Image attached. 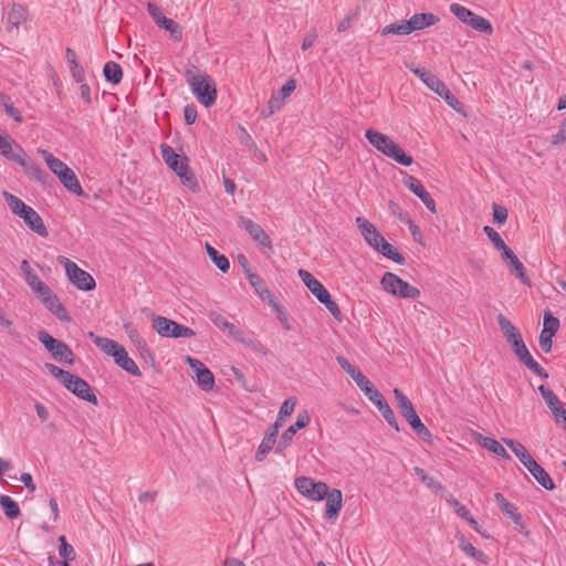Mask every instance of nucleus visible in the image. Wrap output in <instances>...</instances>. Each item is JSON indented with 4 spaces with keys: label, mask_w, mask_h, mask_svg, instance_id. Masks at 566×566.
I'll return each mask as SVG.
<instances>
[{
    "label": "nucleus",
    "mask_w": 566,
    "mask_h": 566,
    "mask_svg": "<svg viewBox=\"0 0 566 566\" xmlns=\"http://www.w3.org/2000/svg\"><path fill=\"white\" fill-rule=\"evenodd\" d=\"M319 302L322 304H324L326 306V308L329 311V313L336 318V319H340L342 318V312H340V308L339 306L337 305L336 302H334L332 300V296L329 294V292H327L321 300Z\"/></svg>",
    "instance_id": "obj_56"
},
{
    "label": "nucleus",
    "mask_w": 566,
    "mask_h": 566,
    "mask_svg": "<svg viewBox=\"0 0 566 566\" xmlns=\"http://www.w3.org/2000/svg\"><path fill=\"white\" fill-rule=\"evenodd\" d=\"M209 318L218 328L228 331L229 335L233 337H239V335L243 334V331L237 328L234 324L230 323L223 315L217 312H211Z\"/></svg>",
    "instance_id": "obj_35"
},
{
    "label": "nucleus",
    "mask_w": 566,
    "mask_h": 566,
    "mask_svg": "<svg viewBox=\"0 0 566 566\" xmlns=\"http://www.w3.org/2000/svg\"><path fill=\"white\" fill-rule=\"evenodd\" d=\"M403 185L422 201V203L430 212H437L434 200L431 198L424 186L416 177L407 175L403 178Z\"/></svg>",
    "instance_id": "obj_15"
},
{
    "label": "nucleus",
    "mask_w": 566,
    "mask_h": 566,
    "mask_svg": "<svg viewBox=\"0 0 566 566\" xmlns=\"http://www.w3.org/2000/svg\"><path fill=\"white\" fill-rule=\"evenodd\" d=\"M249 283L254 287L255 293L263 300H266L269 304L274 302V296L270 290L265 286L264 281L256 273H251L249 270L245 271Z\"/></svg>",
    "instance_id": "obj_31"
},
{
    "label": "nucleus",
    "mask_w": 566,
    "mask_h": 566,
    "mask_svg": "<svg viewBox=\"0 0 566 566\" xmlns=\"http://www.w3.org/2000/svg\"><path fill=\"white\" fill-rule=\"evenodd\" d=\"M239 227L243 228L258 244L272 249V242L262 227L247 217H239Z\"/></svg>",
    "instance_id": "obj_16"
},
{
    "label": "nucleus",
    "mask_w": 566,
    "mask_h": 566,
    "mask_svg": "<svg viewBox=\"0 0 566 566\" xmlns=\"http://www.w3.org/2000/svg\"><path fill=\"white\" fill-rule=\"evenodd\" d=\"M296 88L295 80H289L280 90L279 97L284 102Z\"/></svg>",
    "instance_id": "obj_64"
},
{
    "label": "nucleus",
    "mask_w": 566,
    "mask_h": 566,
    "mask_svg": "<svg viewBox=\"0 0 566 566\" xmlns=\"http://www.w3.org/2000/svg\"><path fill=\"white\" fill-rule=\"evenodd\" d=\"M297 274L305 286L313 293V295L316 296L318 301L328 292L325 286L308 271L301 269L298 270Z\"/></svg>",
    "instance_id": "obj_27"
},
{
    "label": "nucleus",
    "mask_w": 566,
    "mask_h": 566,
    "mask_svg": "<svg viewBox=\"0 0 566 566\" xmlns=\"http://www.w3.org/2000/svg\"><path fill=\"white\" fill-rule=\"evenodd\" d=\"M481 446L504 460H511V457L505 448L493 438L483 437L481 440Z\"/></svg>",
    "instance_id": "obj_38"
},
{
    "label": "nucleus",
    "mask_w": 566,
    "mask_h": 566,
    "mask_svg": "<svg viewBox=\"0 0 566 566\" xmlns=\"http://www.w3.org/2000/svg\"><path fill=\"white\" fill-rule=\"evenodd\" d=\"M38 338L55 360L70 365L74 364V354L65 343L54 338L44 331L39 332Z\"/></svg>",
    "instance_id": "obj_8"
},
{
    "label": "nucleus",
    "mask_w": 566,
    "mask_h": 566,
    "mask_svg": "<svg viewBox=\"0 0 566 566\" xmlns=\"http://www.w3.org/2000/svg\"><path fill=\"white\" fill-rule=\"evenodd\" d=\"M196 380L198 386L205 391L212 390L214 386V376L208 368H201L200 370H198Z\"/></svg>",
    "instance_id": "obj_44"
},
{
    "label": "nucleus",
    "mask_w": 566,
    "mask_h": 566,
    "mask_svg": "<svg viewBox=\"0 0 566 566\" xmlns=\"http://www.w3.org/2000/svg\"><path fill=\"white\" fill-rule=\"evenodd\" d=\"M450 11L462 23L471 27L475 31L488 34V35L493 33V27H492L491 22L489 20L484 19L483 17L475 14L470 9L463 7L459 3H452L450 6Z\"/></svg>",
    "instance_id": "obj_6"
},
{
    "label": "nucleus",
    "mask_w": 566,
    "mask_h": 566,
    "mask_svg": "<svg viewBox=\"0 0 566 566\" xmlns=\"http://www.w3.org/2000/svg\"><path fill=\"white\" fill-rule=\"evenodd\" d=\"M114 361L122 369L127 371L133 376H142V371L136 365V363L128 356L127 350L124 346H122L117 352H114Z\"/></svg>",
    "instance_id": "obj_25"
},
{
    "label": "nucleus",
    "mask_w": 566,
    "mask_h": 566,
    "mask_svg": "<svg viewBox=\"0 0 566 566\" xmlns=\"http://www.w3.org/2000/svg\"><path fill=\"white\" fill-rule=\"evenodd\" d=\"M0 105L3 107L8 116L12 117L17 122H21L20 111L17 107H14L9 96L1 94Z\"/></svg>",
    "instance_id": "obj_51"
},
{
    "label": "nucleus",
    "mask_w": 566,
    "mask_h": 566,
    "mask_svg": "<svg viewBox=\"0 0 566 566\" xmlns=\"http://www.w3.org/2000/svg\"><path fill=\"white\" fill-rule=\"evenodd\" d=\"M63 386L71 391L73 395L82 400L97 405L98 400L91 386L78 376L71 374V378L67 377Z\"/></svg>",
    "instance_id": "obj_13"
},
{
    "label": "nucleus",
    "mask_w": 566,
    "mask_h": 566,
    "mask_svg": "<svg viewBox=\"0 0 566 566\" xmlns=\"http://www.w3.org/2000/svg\"><path fill=\"white\" fill-rule=\"evenodd\" d=\"M502 260L507 263L511 271L524 283L531 285V281L525 273L523 263L518 260L511 248L505 249L501 252Z\"/></svg>",
    "instance_id": "obj_21"
},
{
    "label": "nucleus",
    "mask_w": 566,
    "mask_h": 566,
    "mask_svg": "<svg viewBox=\"0 0 566 566\" xmlns=\"http://www.w3.org/2000/svg\"><path fill=\"white\" fill-rule=\"evenodd\" d=\"M381 35H388V34H399V35H407L410 34V29L408 27L407 20H401L395 23H390L381 29L380 31Z\"/></svg>",
    "instance_id": "obj_46"
},
{
    "label": "nucleus",
    "mask_w": 566,
    "mask_h": 566,
    "mask_svg": "<svg viewBox=\"0 0 566 566\" xmlns=\"http://www.w3.org/2000/svg\"><path fill=\"white\" fill-rule=\"evenodd\" d=\"M503 442L512 450L525 468L530 467V464L535 461L522 443L507 438L503 439Z\"/></svg>",
    "instance_id": "obj_33"
},
{
    "label": "nucleus",
    "mask_w": 566,
    "mask_h": 566,
    "mask_svg": "<svg viewBox=\"0 0 566 566\" xmlns=\"http://www.w3.org/2000/svg\"><path fill=\"white\" fill-rule=\"evenodd\" d=\"M394 395L396 398L397 408L405 418L406 415H411L416 411L410 399L400 389L395 388Z\"/></svg>",
    "instance_id": "obj_40"
},
{
    "label": "nucleus",
    "mask_w": 566,
    "mask_h": 566,
    "mask_svg": "<svg viewBox=\"0 0 566 566\" xmlns=\"http://www.w3.org/2000/svg\"><path fill=\"white\" fill-rule=\"evenodd\" d=\"M530 473L533 475V478L537 481V483L543 486L546 490H553L555 488V484L549 476V474L545 471V469L539 465L536 460L530 464V467L526 468Z\"/></svg>",
    "instance_id": "obj_30"
},
{
    "label": "nucleus",
    "mask_w": 566,
    "mask_h": 566,
    "mask_svg": "<svg viewBox=\"0 0 566 566\" xmlns=\"http://www.w3.org/2000/svg\"><path fill=\"white\" fill-rule=\"evenodd\" d=\"M538 391L541 392L543 399L545 400L547 407L552 411L554 416V420L556 423L560 422V416L565 415L566 409L563 407L562 401L559 398L554 394L553 390L547 388L544 385H541L538 387Z\"/></svg>",
    "instance_id": "obj_19"
},
{
    "label": "nucleus",
    "mask_w": 566,
    "mask_h": 566,
    "mask_svg": "<svg viewBox=\"0 0 566 566\" xmlns=\"http://www.w3.org/2000/svg\"><path fill=\"white\" fill-rule=\"evenodd\" d=\"M380 284L386 292L401 298L415 300L420 296V290L418 287L410 285L391 272L384 274Z\"/></svg>",
    "instance_id": "obj_5"
},
{
    "label": "nucleus",
    "mask_w": 566,
    "mask_h": 566,
    "mask_svg": "<svg viewBox=\"0 0 566 566\" xmlns=\"http://www.w3.org/2000/svg\"><path fill=\"white\" fill-rule=\"evenodd\" d=\"M326 507H325V518L333 520L338 516L339 511L343 506V494L338 489L328 490L326 495Z\"/></svg>",
    "instance_id": "obj_22"
},
{
    "label": "nucleus",
    "mask_w": 566,
    "mask_h": 566,
    "mask_svg": "<svg viewBox=\"0 0 566 566\" xmlns=\"http://www.w3.org/2000/svg\"><path fill=\"white\" fill-rule=\"evenodd\" d=\"M103 73L105 78L113 84H118L123 78L120 65L113 61H109L104 65Z\"/></svg>",
    "instance_id": "obj_42"
},
{
    "label": "nucleus",
    "mask_w": 566,
    "mask_h": 566,
    "mask_svg": "<svg viewBox=\"0 0 566 566\" xmlns=\"http://www.w3.org/2000/svg\"><path fill=\"white\" fill-rule=\"evenodd\" d=\"M296 401L294 399H286L280 407L279 419H284L293 413Z\"/></svg>",
    "instance_id": "obj_60"
},
{
    "label": "nucleus",
    "mask_w": 566,
    "mask_h": 566,
    "mask_svg": "<svg viewBox=\"0 0 566 566\" xmlns=\"http://www.w3.org/2000/svg\"><path fill=\"white\" fill-rule=\"evenodd\" d=\"M497 324L507 343L521 336L517 328L503 314L497 315Z\"/></svg>",
    "instance_id": "obj_37"
},
{
    "label": "nucleus",
    "mask_w": 566,
    "mask_h": 566,
    "mask_svg": "<svg viewBox=\"0 0 566 566\" xmlns=\"http://www.w3.org/2000/svg\"><path fill=\"white\" fill-rule=\"evenodd\" d=\"M493 220L497 224L505 223L507 220V209L499 205H493Z\"/></svg>",
    "instance_id": "obj_62"
},
{
    "label": "nucleus",
    "mask_w": 566,
    "mask_h": 566,
    "mask_svg": "<svg viewBox=\"0 0 566 566\" xmlns=\"http://www.w3.org/2000/svg\"><path fill=\"white\" fill-rule=\"evenodd\" d=\"M483 232L488 235V238L493 243L496 250L503 252L505 249L509 248L501 238V235L492 227L485 226L483 228Z\"/></svg>",
    "instance_id": "obj_52"
},
{
    "label": "nucleus",
    "mask_w": 566,
    "mask_h": 566,
    "mask_svg": "<svg viewBox=\"0 0 566 566\" xmlns=\"http://www.w3.org/2000/svg\"><path fill=\"white\" fill-rule=\"evenodd\" d=\"M376 251L398 264L405 263V258L386 239H384V241L379 244V247H378V249H376Z\"/></svg>",
    "instance_id": "obj_39"
},
{
    "label": "nucleus",
    "mask_w": 566,
    "mask_h": 566,
    "mask_svg": "<svg viewBox=\"0 0 566 566\" xmlns=\"http://www.w3.org/2000/svg\"><path fill=\"white\" fill-rule=\"evenodd\" d=\"M439 20V17L433 13H416L407 22L411 33L434 25Z\"/></svg>",
    "instance_id": "obj_26"
},
{
    "label": "nucleus",
    "mask_w": 566,
    "mask_h": 566,
    "mask_svg": "<svg viewBox=\"0 0 566 566\" xmlns=\"http://www.w3.org/2000/svg\"><path fill=\"white\" fill-rule=\"evenodd\" d=\"M0 505L9 518H17L20 515L18 503L9 495H0Z\"/></svg>",
    "instance_id": "obj_45"
},
{
    "label": "nucleus",
    "mask_w": 566,
    "mask_h": 566,
    "mask_svg": "<svg viewBox=\"0 0 566 566\" xmlns=\"http://www.w3.org/2000/svg\"><path fill=\"white\" fill-rule=\"evenodd\" d=\"M310 422V416L307 412L300 413L294 424L290 426L282 434L276 452L282 453L284 449H286L291 442L293 441L294 436L300 429L305 428Z\"/></svg>",
    "instance_id": "obj_18"
},
{
    "label": "nucleus",
    "mask_w": 566,
    "mask_h": 566,
    "mask_svg": "<svg viewBox=\"0 0 566 566\" xmlns=\"http://www.w3.org/2000/svg\"><path fill=\"white\" fill-rule=\"evenodd\" d=\"M275 443L276 442L272 441V436H264L255 453V460L258 462H262L266 458L269 452L273 449Z\"/></svg>",
    "instance_id": "obj_50"
},
{
    "label": "nucleus",
    "mask_w": 566,
    "mask_h": 566,
    "mask_svg": "<svg viewBox=\"0 0 566 566\" xmlns=\"http://www.w3.org/2000/svg\"><path fill=\"white\" fill-rule=\"evenodd\" d=\"M158 27L161 29H165L167 32H169L170 36L175 41H180L182 39V29L172 19H169V18L161 19L160 24H158Z\"/></svg>",
    "instance_id": "obj_47"
},
{
    "label": "nucleus",
    "mask_w": 566,
    "mask_h": 566,
    "mask_svg": "<svg viewBox=\"0 0 566 566\" xmlns=\"http://www.w3.org/2000/svg\"><path fill=\"white\" fill-rule=\"evenodd\" d=\"M494 500L500 506V510L503 512V514L507 515L516 525L522 526L523 518L522 515L517 512V509L515 505L510 503L502 493H495Z\"/></svg>",
    "instance_id": "obj_29"
},
{
    "label": "nucleus",
    "mask_w": 566,
    "mask_h": 566,
    "mask_svg": "<svg viewBox=\"0 0 566 566\" xmlns=\"http://www.w3.org/2000/svg\"><path fill=\"white\" fill-rule=\"evenodd\" d=\"M40 154L49 169L59 178L62 185L70 192L76 196H82L84 193L75 172L66 164L59 158H55L48 150L42 149L40 150Z\"/></svg>",
    "instance_id": "obj_3"
},
{
    "label": "nucleus",
    "mask_w": 566,
    "mask_h": 566,
    "mask_svg": "<svg viewBox=\"0 0 566 566\" xmlns=\"http://www.w3.org/2000/svg\"><path fill=\"white\" fill-rule=\"evenodd\" d=\"M160 153L165 164L178 175L182 185L191 190H196L198 184L189 169L188 159L180 157L172 147L166 144L161 145Z\"/></svg>",
    "instance_id": "obj_4"
},
{
    "label": "nucleus",
    "mask_w": 566,
    "mask_h": 566,
    "mask_svg": "<svg viewBox=\"0 0 566 566\" xmlns=\"http://www.w3.org/2000/svg\"><path fill=\"white\" fill-rule=\"evenodd\" d=\"M59 262L64 265L69 280L82 291H92L95 287L93 276L77 266V264L65 256H60Z\"/></svg>",
    "instance_id": "obj_9"
},
{
    "label": "nucleus",
    "mask_w": 566,
    "mask_h": 566,
    "mask_svg": "<svg viewBox=\"0 0 566 566\" xmlns=\"http://www.w3.org/2000/svg\"><path fill=\"white\" fill-rule=\"evenodd\" d=\"M88 337L104 354L111 357L115 355L114 352H117L122 347L117 342L107 337L98 336L93 332L88 333Z\"/></svg>",
    "instance_id": "obj_32"
},
{
    "label": "nucleus",
    "mask_w": 566,
    "mask_h": 566,
    "mask_svg": "<svg viewBox=\"0 0 566 566\" xmlns=\"http://www.w3.org/2000/svg\"><path fill=\"white\" fill-rule=\"evenodd\" d=\"M294 484L304 497L315 502L324 500L329 489L325 482L315 481L308 476L296 478Z\"/></svg>",
    "instance_id": "obj_10"
},
{
    "label": "nucleus",
    "mask_w": 566,
    "mask_h": 566,
    "mask_svg": "<svg viewBox=\"0 0 566 566\" xmlns=\"http://www.w3.org/2000/svg\"><path fill=\"white\" fill-rule=\"evenodd\" d=\"M416 475L431 490L439 491L442 490L441 483L436 481L432 476L428 475L426 471L419 467L413 469Z\"/></svg>",
    "instance_id": "obj_53"
},
{
    "label": "nucleus",
    "mask_w": 566,
    "mask_h": 566,
    "mask_svg": "<svg viewBox=\"0 0 566 566\" xmlns=\"http://www.w3.org/2000/svg\"><path fill=\"white\" fill-rule=\"evenodd\" d=\"M365 137L378 151L398 164L408 167L413 163L412 157L407 155L389 136L374 129H367Z\"/></svg>",
    "instance_id": "obj_2"
},
{
    "label": "nucleus",
    "mask_w": 566,
    "mask_h": 566,
    "mask_svg": "<svg viewBox=\"0 0 566 566\" xmlns=\"http://www.w3.org/2000/svg\"><path fill=\"white\" fill-rule=\"evenodd\" d=\"M234 338L240 340L241 343H243L245 346L252 348L254 352L265 354L263 345L261 344V342H259L252 335L247 334V333L243 332L242 335H239V337H234Z\"/></svg>",
    "instance_id": "obj_54"
},
{
    "label": "nucleus",
    "mask_w": 566,
    "mask_h": 566,
    "mask_svg": "<svg viewBox=\"0 0 566 566\" xmlns=\"http://www.w3.org/2000/svg\"><path fill=\"white\" fill-rule=\"evenodd\" d=\"M42 303L48 308V311L55 315L61 322L69 323L71 321V316L69 315L66 308L54 293H52L49 297H45Z\"/></svg>",
    "instance_id": "obj_28"
},
{
    "label": "nucleus",
    "mask_w": 566,
    "mask_h": 566,
    "mask_svg": "<svg viewBox=\"0 0 566 566\" xmlns=\"http://www.w3.org/2000/svg\"><path fill=\"white\" fill-rule=\"evenodd\" d=\"M434 93L442 97L448 103V105H450L453 108H455V105L459 104L455 96L451 93V91L447 87L444 83L442 84V88H439Z\"/></svg>",
    "instance_id": "obj_59"
},
{
    "label": "nucleus",
    "mask_w": 566,
    "mask_h": 566,
    "mask_svg": "<svg viewBox=\"0 0 566 566\" xmlns=\"http://www.w3.org/2000/svg\"><path fill=\"white\" fill-rule=\"evenodd\" d=\"M406 66L417 75L431 91L436 92L439 88H442L443 82L439 80L434 74L430 71H427L423 67L416 65L415 63H407Z\"/></svg>",
    "instance_id": "obj_23"
},
{
    "label": "nucleus",
    "mask_w": 566,
    "mask_h": 566,
    "mask_svg": "<svg viewBox=\"0 0 566 566\" xmlns=\"http://www.w3.org/2000/svg\"><path fill=\"white\" fill-rule=\"evenodd\" d=\"M45 369L54 377L56 378L62 385L65 382V380L67 379V377L71 378V373L67 371V370H64L57 366H55L54 364H51V363H46L45 365Z\"/></svg>",
    "instance_id": "obj_58"
},
{
    "label": "nucleus",
    "mask_w": 566,
    "mask_h": 566,
    "mask_svg": "<svg viewBox=\"0 0 566 566\" xmlns=\"http://www.w3.org/2000/svg\"><path fill=\"white\" fill-rule=\"evenodd\" d=\"M353 380L356 382V385L363 392H366L369 388L374 386L360 370L357 371V374L353 377Z\"/></svg>",
    "instance_id": "obj_63"
},
{
    "label": "nucleus",
    "mask_w": 566,
    "mask_h": 566,
    "mask_svg": "<svg viewBox=\"0 0 566 566\" xmlns=\"http://www.w3.org/2000/svg\"><path fill=\"white\" fill-rule=\"evenodd\" d=\"M405 419L408 421V423L420 438H422L426 441L431 439V433L429 429L422 423L421 419L419 418L416 411L411 415H406Z\"/></svg>",
    "instance_id": "obj_36"
},
{
    "label": "nucleus",
    "mask_w": 566,
    "mask_h": 566,
    "mask_svg": "<svg viewBox=\"0 0 566 566\" xmlns=\"http://www.w3.org/2000/svg\"><path fill=\"white\" fill-rule=\"evenodd\" d=\"M460 547L467 555L472 558L481 559L483 556L482 552L478 551L471 543H467L463 537L461 538Z\"/></svg>",
    "instance_id": "obj_61"
},
{
    "label": "nucleus",
    "mask_w": 566,
    "mask_h": 566,
    "mask_svg": "<svg viewBox=\"0 0 566 566\" xmlns=\"http://www.w3.org/2000/svg\"><path fill=\"white\" fill-rule=\"evenodd\" d=\"M14 163L19 164L25 170L27 175L38 181H44L48 177L46 172L39 165L34 164L27 157L24 150L20 156L14 158Z\"/></svg>",
    "instance_id": "obj_24"
},
{
    "label": "nucleus",
    "mask_w": 566,
    "mask_h": 566,
    "mask_svg": "<svg viewBox=\"0 0 566 566\" xmlns=\"http://www.w3.org/2000/svg\"><path fill=\"white\" fill-rule=\"evenodd\" d=\"M283 105H284V102L282 101V98L273 95L269 99L266 108H264L262 111V113H261L262 117H269V116L275 114L276 112H279L282 108Z\"/></svg>",
    "instance_id": "obj_55"
},
{
    "label": "nucleus",
    "mask_w": 566,
    "mask_h": 566,
    "mask_svg": "<svg viewBox=\"0 0 566 566\" xmlns=\"http://www.w3.org/2000/svg\"><path fill=\"white\" fill-rule=\"evenodd\" d=\"M23 148L15 144L11 138L0 134V154L9 160L14 161L17 156L22 154Z\"/></svg>",
    "instance_id": "obj_34"
},
{
    "label": "nucleus",
    "mask_w": 566,
    "mask_h": 566,
    "mask_svg": "<svg viewBox=\"0 0 566 566\" xmlns=\"http://www.w3.org/2000/svg\"><path fill=\"white\" fill-rule=\"evenodd\" d=\"M356 224L364 237L365 241L373 248L378 249L379 244L384 241V237L376 229V227L363 217L356 218Z\"/></svg>",
    "instance_id": "obj_17"
},
{
    "label": "nucleus",
    "mask_w": 566,
    "mask_h": 566,
    "mask_svg": "<svg viewBox=\"0 0 566 566\" xmlns=\"http://www.w3.org/2000/svg\"><path fill=\"white\" fill-rule=\"evenodd\" d=\"M206 250L214 265L223 273L230 269L229 260L226 255L220 254L212 245L206 243Z\"/></svg>",
    "instance_id": "obj_41"
},
{
    "label": "nucleus",
    "mask_w": 566,
    "mask_h": 566,
    "mask_svg": "<svg viewBox=\"0 0 566 566\" xmlns=\"http://www.w3.org/2000/svg\"><path fill=\"white\" fill-rule=\"evenodd\" d=\"M518 358V360L526 366L530 370H532L534 374L542 378H548V374L546 370L541 367V365L532 357L530 354L525 343L522 339V336H518L515 339H512V342L509 343Z\"/></svg>",
    "instance_id": "obj_12"
},
{
    "label": "nucleus",
    "mask_w": 566,
    "mask_h": 566,
    "mask_svg": "<svg viewBox=\"0 0 566 566\" xmlns=\"http://www.w3.org/2000/svg\"><path fill=\"white\" fill-rule=\"evenodd\" d=\"M378 410L381 412L384 419L387 421V423L394 428L396 431H399V424L395 417V413L388 402L385 400L381 402V405L377 406Z\"/></svg>",
    "instance_id": "obj_49"
},
{
    "label": "nucleus",
    "mask_w": 566,
    "mask_h": 566,
    "mask_svg": "<svg viewBox=\"0 0 566 566\" xmlns=\"http://www.w3.org/2000/svg\"><path fill=\"white\" fill-rule=\"evenodd\" d=\"M153 327L163 337L188 338L195 336L193 329L164 316H156L153 319Z\"/></svg>",
    "instance_id": "obj_11"
},
{
    "label": "nucleus",
    "mask_w": 566,
    "mask_h": 566,
    "mask_svg": "<svg viewBox=\"0 0 566 566\" xmlns=\"http://www.w3.org/2000/svg\"><path fill=\"white\" fill-rule=\"evenodd\" d=\"M559 328V321L549 312L544 314V327L539 335V346L544 353H551L553 346V337Z\"/></svg>",
    "instance_id": "obj_14"
},
{
    "label": "nucleus",
    "mask_w": 566,
    "mask_h": 566,
    "mask_svg": "<svg viewBox=\"0 0 566 566\" xmlns=\"http://www.w3.org/2000/svg\"><path fill=\"white\" fill-rule=\"evenodd\" d=\"M20 218L23 219L24 223L40 237L46 238L49 235L41 216L32 207L29 206Z\"/></svg>",
    "instance_id": "obj_20"
},
{
    "label": "nucleus",
    "mask_w": 566,
    "mask_h": 566,
    "mask_svg": "<svg viewBox=\"0 0 566 566\" xmlns=\"http://www.w3.org/2000/svg\"><path fill=\"white\" fill-rule=\"evenodd\" d=\"M60 546H59V555L66 562H73L76 558V552L74 547L67 543L64 535H61L57 538Z\"/></svg>",
    "instance_id": "obj_48"
},
{
    "label": "nucleus",
    "mask_w": 566,
    "mask_h": 566,
    "mask_svg": "<svg viewBox=\"0 0 566 566\" xmlns=\"http://www.w3.org/2000/svg\"><path fill=\"white\" fill-rule=\"evenodd\" d=\"M187 82L199 103L211 107L217 101V87L210 75L195 70L186 71Z\"/></svg>",
    "instance_id": "obj_1"
},
{
    "label": "nucleus",
    "mask_w": 566,
    "mask_h": 566,
    "mask_svg": "<svg viewBox=\"0 0 566 566\" xmlns=\"http://www.w3.org/2000/svg\"><path fill=\"white\" fill-rule=\"evenodd\" d=\"M29 20V11L27 7L20 3H12L7 12L2 15L4 31L10 36L17 38L20 33V28Z\"/></svg>",
    "instance_id": "obj_7"
},
{
    "label": "nucleus",
    "mask_w": 566,
    "mask_h": 566,
    "mask_svg": "<svg viewBox=\"0 0 566 566\" xmlns=\"http://www.w3.org/2000/svg\"><path fill=\"white\" fill-rule=\"evenodd\" d=\"M2 196L12 213L18 217H20L23 213V211L27 210V208L29 207L20 198L8 191H3Z\"/></svg>",
    "instance_id": "obj_43"
},
{
    "label": "nucleus",
    "mask_w": 566,
    "mask_h": 566,
    "mask_svg": "<svg viewBox=\"0 0 566 566\" xmlns=\"http://www.w3.org/2000/svg\"><path fill=\"white\" fill-rule=\"evenodd\" d=\"M319 302L322 304H324L326 306V308L329 311V313L336 318V319H340L342 318V312H340V308L339 306L337 305L336 302H334L332 300V296L329 294V292H327L321 300Z\"/></svg>",
    "instance_id": "obj_57"
}]
</instances>
